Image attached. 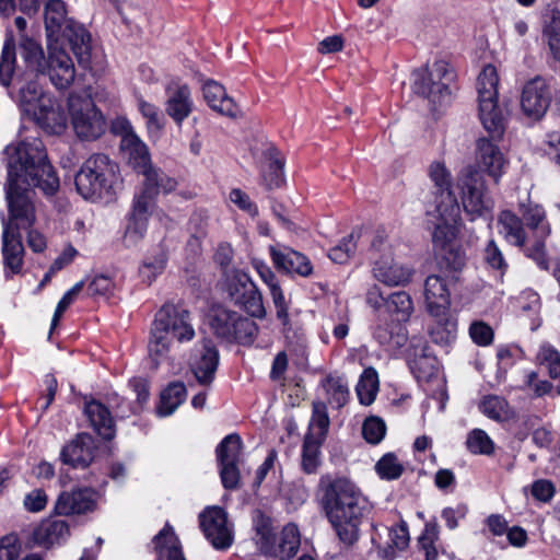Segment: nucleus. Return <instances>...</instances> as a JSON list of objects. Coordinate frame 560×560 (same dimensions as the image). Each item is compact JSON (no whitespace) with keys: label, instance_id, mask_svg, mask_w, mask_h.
Here are the masks:
<instances>
[{"label":"nucleus","instance_id":"40","mask_svg":"<svg viewBox=\"0 0 560 560\" xmlns=\"http://www.w3.org/2000/svg\"><path fill=\"white\" fill-rule=\"evenodd\" d=\"M433 318L428 328L431 340L440 346H447L456 338L457 323L447 310L443 315H430Z\"/></svg>","mask_w":560,"mask_h":560},{"label":"nucleus","instance_id":"30","mask_svg":"<svg viewBox=\"0 0 560 560\" xmlns=\"http://www.w3.org/2000/svg\"><path fill=\"white\" fill-rule=\"evenodd\" d=\"M70 536L67 521L48 517L42 521L33 532V539L38 546L50 548L61 545Z\"/></svg>","mask_w":560,"mask_h":560},{"label":"nucleus","instance_id":"33","mask_svg":"<svg viewBox=\"0 0 560 560\" xmlns=\"http://www.w3.org/2000/svg\"><path fill=\"white\" fill-rule=\"evenodd\" d=\"M413 353L409 354L408 364L418 382H429L438 373V360L430 352L427 343H412Z\"/></svg>","mask_w":560,"mask_h":560},{"label":"nucleus","instance_id":"17","mask_svg":"<svg viewBox=\"0 0 560 560\" xmlns=\"http://www.w3.org/2000/svg\"><path fill=\"white\" fill-rule=\"evenodd\" d=\"M199 525L207 540L217 550H226L233 544V529L226 512L220 506H208L199 514Z\"/></svg>","mask_w":560,"mask_h":560},{"label":"nucleus","instance_id":"28","mask_svg":"<svg viewBox=\"0 0 560 560\" xmlns=\"http://www.w3.org/2000/svg\"><path fill=\"white\" fill-rule=\"evenodd\" d=\"M447 206H435L434 210H428V214H434L439 222L435 224L432 241L435 247L445 248L455 238L460 222V208L456 211V215L450 217Z\"/></svg>","mask_w":560,"mask_h":560},{"label":"nucleus","instance_id":"25","mask_svg":"<svg viewBox=\"0 0 560 560\" xmlns=\"http://www.w3.org/2000/svg\"><path fill=\"white\" fill-rule=\"evenodd\" d=\"M94 450L92 436L88 433H80L62 447L60 458L63 464L73 468H85L94 458Z\"/></svg>","mask_w":560,"mask_h":560},{"label":"nucleus","instance_id":"34","mask_svg":"<svg viewBox=\"0 0 560 560\" xmlns=\"http://www.w3.org/2000/svg\"><path fill=\"white\" fill-rule=\"evenodd\" d=\"M84 415L100 436L105 440H112L115 436L114 419L105 404L95 399L85 401Z\"/></svg>","mask_w":560,"mask_h":560},{"label":"nucleus","instance_id":"58","mask_svg":"<svg viewBox=\"0 0 560 560\" xmlns=\"http://www.w3.org/2000/svg\"><path fill=\"white\" fill-rule=\"evenodd\" d=\"M386 424L378 417L368 418L362 425L364 440L370 444H378L385 436Z\"/></svg>","mask_w":560,"mask_h":560},{"label":"nucleus","instance_id":"56","mask_svg":"<svg viewBox=\"0 0 560 560\" xmlns=\"http://www.w3.org/2000/svg\"><path fill=\"white\" fill-rule=\"evenodd\" d=\"M442 252L440 260L441 268L450 272L462 271L466 264L465 253L453 245L442 248Z\"/></svg>","mask_w":560,"mask_h":560},{"label":"nucleus","instance_id":"19","mask_svg":"<svg viewBox=\"0 0 560 560\" xmlns=\"http://www.w3.org/2000/svg\"><path fill=\"white\" fill-rule=\"evenodd\" d=\"M39 128L49 135H60L67 128L68 116L59 100L51 94L27 115Z\"/></svg>","mask_w":560,"mask_h":560},{"label":"nucleus","instance_id":"51","mask_svg":"<svg viewBox=\"0 0 560 560\" xmlns=\"http://www.w3.org/2000/svg\"><path fill=\"white\" fill-rule=\"evenodd\" d=\"M375 470L381 479L390 481L398 479L405 468L394 453H386L375 464Z\"/></svg>","mask_w":560,"mask_h":560},{"label":"nucleus","instance_id":"54","mask_svg":"<svg viewBox=\"0 0 560 560\" xmlns=\"http://www.w3.org/2000/svg\"><path fill=\"white\" fill-rule=\"evenodd\" d=\"M550 52L556 60H560V11H552L544 28Z\"/></svg>","mask_w":560,"mask_h":560},{"label":"nucleus","instance_id":"6","mask_svg":"<svg viewBox=\"0 0 560 560\" xmlns=\"http://www.w3.org/2000/svg\"><path fill=\"white\" fill-rule=\"evenodd\" d=\"M57 45L48 44V55L45 57L39 45L32 40L27 42L24 46L25 61L37 73L48 75L57 90H66L74 81L75 69L70 56Z\"/></svg>","mask_w":560,"mask_h":560},{"label":"nucleus","instance_id":"12","mask_svg":"<svg viewBox=\"0 0 560 560\" xmlns=\"http://www.w3.org/2000/svg\"><path fill=\"white\" fill-rule=\"evenodd\" d=\"M211 328L218 338L244 346L252 345L258 334V326L254 320L226 308L214 313Z\"/></svg>","mask_w":560,"mask_h":560},{"label":"nucleus","instance_id":"37","mask_svg":"<svg viewBox=\"0 0 560 560\" xmlns=\"http://www.w3.org/2000/svg\"><path fill=\"white\" fill-rule=\"evenodd\" d=\"M158 560H186L174 528L166 523L152 539Z\"/></svg>","mask_w":560,"mask_h":560},{"label":"nucleus","instance_id":"61","mask_svg":"<svg viewBox=\"0 0 560 560\" xmlns=\"http://www.w3.org/2000/svg\"><path fill=\"white\" fill-rule=\"evenodd\" d=\"M535 241L532 245L526 244L524 253L527 257L532 258L540 269H548V259L545 253V241L547 237H534ZM529 243V241L527 242Z\"/></svg>","mask_w":560,"mask_h":560},{"label":"nucleus","instance_id":"63","mask_svg":"<svg viewBox=\"0 0 560 560\" xmlns=\"http://www.w3.org/2000/svg\"><path fill=\"white\" fill-rule=\"evenodd\" d=\"M469 335L475 343L481 347L491 345L493 340V330L485 322H474L469 327Z\"/></svg>","mask_w":560,"mask_h":560},{"label":"nucleus","instance_id":"52","mask_svg":"<svg viewBox=\"0 0 560 560\" xmlns=\"http://www.w3.org/2000/svg\"><path fill=\"white\" fill-rule=\"evenodd\" d=\"M538 360L546 365L548 374L557 380V393L560 395V352L550 345H542L538 352Z\"/></svg>","mask_w":560,"mask_h":560},{"label":"nucleus","instance_id":"46","mask_svg":"<svg viewBox=\"0 0 560 560\" xmlns=\"http://www.w3.org/2000/svg\"><path fill=\"white\" fill-rule=\"evenodd\" d=\"M329 423L326 404L322 401L313 402L312 418L306 434H313L315 440L324 442L328 433Z\"/></svg>","mask_w":560,"mask_h":560},{"label":"nucleus","instance_id":"7","mask_svg":"<svg viewBox=\"0 0 560 560\" xmlns=\"http://www.w3.org/2000/svg\"><path fill=\"white\" fill-rule=\"evenodd\" d=\"M499 77L492 65L483 67L477 79L479 119L492 140H501L505 131L506 110L498 102Z\"/></svg>","mask_w":560,"mask_h":560},{"label":"nucleus","instance_id":"41","mask_svg":"<svg viewBox=\"0 0 560 560\" xmlns=\"http://www.w3.org/2000/svg\"><path fill=\"white\" fill-rule=\"evenodd\" d=\"M385 308L393 322L404 326L415 310L412 299L406 291L389 294L385 300Z\"/></svg>","mask_w":560,"mask_h":560},{"label":"nucleus","instance_id":"31","mask_svg":"<svg viewBox=\"0 0 560 560\" xmlns=\"http://www.w3.org/2000/svg\"><path fill=\"white\" fill-rule=\"evenodd\" d=\"M259 167L262 184L267 189L281 187L284 182V160L273 145L270 144L262 151Z\"/></svg>","mask_w":560,"mask_h":560},{"label":"nucleus","instance_id":"50","mask_svg":"<svg viewBox=\"0 0 560 560\" xmlns=\"http://www.w3.org/2000/svg\"><path fill=\"white\" fill-rule=\"evenodd\" d=\"M466 447L474 455H491L494 452V443L481 429H474L467 434Z\"/></svg>","mask_w":560,"mask_h":560},{"label":"nucleus","instance_id":"59","mask_svg":"<svg viewBox=\"0 0 560 560\" xmlns=\"http://www.w3.org/2000/svg\"><path fill=\"white\" fill-rule=\"evenodd\" d=\"M138 108L142 116L147 119V127L149 132L160 131L163 128V116L159 107L145 102L144 100H139Z\"/></svg>","mask_w":560,"mask_h":560},{"label":"nucleus","instance_id":"44","mask_svg":"<svg viewBox=\"0 0 560 560\" xmlns=\"http://www.w3.org/2000/svg\"><path fill=\"white\" fill-rule=\"evenodd\" d=\"M49 93L44 92L40 84L31 80L26 82L19 91V107L24 116L34 113V109L42 103L44 96H49Z\"/></svg>","mask_w":560,"mask_h":560},{"label":"nucleus","instance_id":"57","mask_svg":"<svg viewBox=\"0 0 560 560\" xmlns=\"http://www.w3.org/2000/svg\"><path fill=\"white\" fill-rule=\"evenodd\" d=\"M357 248V241L354 233H351L342 241L329 249L328 257L336 264H346L354 254Z\"/></svg>","mask_w":560,"mask_h":560},{"label":"nucleus","instance_id":"38","mask_svg":"<svg viewBox=\"0 0 560 560\" xmlns=\"http://www.w3.org/2000/svg\"><path fill=\"white\" fill-rule=\"evenodd\" d=\"M202 91L205 101L213 110L228 117H235L237 115V105L226 94L223 85L210 80L203 84Z\"/></svg>","mask_w":560,"mask_h":560},{"label":"nucleus","instance_id":"20","mask_svg":"<svg viewBox=\"0 0 560 560\" xmlns=\"http://www.w3.org/2000/svg\"><path fill=\"white\" fill-rule=\"evenodd\" d=\"M269 255L275 268L288 275L307 278L313 273L308 257L289 246L276 244L269 246Z\"/></svg>","mask_w":560,"mask_h":560},{"label":"nucleus","instance_id":"13","mask_svg":"<svg viewBox=\"0 0 560 560\" xmlns=\"http://www.w3.org/2000/svg\"><path fill=\"white\" fill-rule=\"evenodd\" d=\"M226 293L230 301L255 318H264L266 308L262 295L248 273L243 270H234L226 279Z\"/></svg>","mask_w":560,"mask_h":560},{"label":"nucleus","instance_id":"49","mask_svg":"<svg viewBox=\"0 0 560 560\" xmlns=\"http://www.w3.org/2000/svg\"><path fill=\"white\" fill-rule=\"evenodd\" d=\"M378 390V381L375 371L365 370L357 385V395L359 401L364 405H371L376 397Z\"/></svg>","mask_w":560,"mask_h":560},{"label":"nucleus","instance_id":"23","mask_svg":"<svg viewBox=\"0 0 560 560\" xmlns=\"http://www.w3.org/2000/svg\"><path fill=\"white\" fill-rule=\"evenodd\" d=\"M499 140L479 138L477 141V163L481 172L487 173L494 183H499L505 173L509 161L498 147Z\"/></svg>","mask_w":560,"mask_h":560},{"label":"nucleus","instance_id":"4","mask_svg":"<svg viewBox=\"0 0 560 560\" xmlns=\"http://www.w3.org/2000/svg\"><path fill=\"white\" fill-rule=\"evenodd\" d=\"M44 21L48 44L67 40L79 65L88 68L92 51L91 34L82 24L68 16L66 3L62 0H47Z\"/></svg>","mask_w":560,"mask_h":560},{"label":"nucleus","instance_id":"18","mask_svg":"<svg viewBox=\"0 0 560 560\" xmlns=\"http://www.w3.org/2000/svg\"><path fill=\"white\" fill-rule=\"evenodd\" d=\"M551 90L547 80L537 75L528 80L522 90L521 107L533 119H540L551 103Z\"/></svg>","mask_w":560,"mask_h":560},{"label":"nucleus","instance_id":"24","mask_svg":"<svg viewBox=\"0 0 560 560\" xmlns=\"http://www.w3.org/2000/svg\"><path fill=\"white\" fill-rule=\"evenodd\" d=\"M96 504V492L89 488L62 491L55 504L58 515L83 514L93 511Z\"/></svg>","mask_w":560,"mask_h":560},{"label":"nucleus","instance_id":"11","mask_svg":"<svg viewBox=\"0 0 560 560\" xmlns=\"http://www.w3.org/2000/svg\"><path fill=\"white\" fill-rule=\"evenodd\" d=\"M454 78L455 73L450 65L438 60L430 70L418 69L412 72V89L416 94L441 105L450 98V85Z\"/></svg>","mask_w":560,"mask_h":560},{"label":"nucleus","instance_id":"48","mask_svg":"<svg viewBox=\"0 0 560 560\" xmlns=\"http://www.w3.org/2000/svg\"><path fill=\"white\" fill-rule=\"evenodd\" d=\"M167 262V255L160 248L153 256L147 257L139 268V275L143 282L151 284L161 275Z\"/></svg>","mask_w":560,"mask_h":560},{"label":"nucleus","instance_id":"14","mask_svg":"<svg viewBox=\"0 0 560 560\" xmlns=\"http://www.w3.org/2000/svg\"><path fill=\"white\" fill-rule=\"evenodd\" d=\"M69 110L75 135L81 140H95L106 130V120L91 98L70 97Z\"/></svg>","mask_w":560,"mask_h":560},{"label":"nucleus","instance_id":"26","mask_svg":"<svg viewBox=\"0 0 560 560\" xmlns=\"http://www.w3.org/2000/svg\"><path fill=\"white\" fill-rule=\"evenodd\" d=\"M166 94L165 112L177 126H182L194 108L190 89L187 84H173L167 86Z\"/></svg>","mask_w":560,"mask_h":560},{"label":"nucleus","instance_id":"1","mask_svg":"<svg viewBox=\"0 0 560 560\" xmlns=\"http://www.w3.org/2000/svg\"><path fill=\"white\" fill-rule=\"evenodd\" d=\"M8 158L5 198L9 218H2V258L7 279L21 273L25 249L21 229L35 223V208L30 197V187L39 188L51 196L59 188V177L48 161L45 145L38 138L25 139L4 149Z\"/></svg>","mask_w":560,"mask_h":560},{"label":"nucleus","instance_id":"47","mask_svg":"<svg viewBox=\"0 0 560 560\" xmlns=\"http://www.w3.org/2000/svg\"><path fill=\"white\" fill-rule=\"evenodd\" d=\"M323 387L328 395L329 404L334 407L341 408L348 401L349 389L342 377L329 375L323 381Z\"/></svg>","mask_w":560,"mask_h":560},{"label":"nucleus","instance_id":"10","mask_svg":"<svg viewBox=\"0 0 560 560\" xmlns=\"http://www.w3.org/2000/svg\"><path fill=\"white\" fill-rule=\"evenodd\" d=\"M464 212L470 221L492 217L494 200L490 195L481 172L466 171L458 179Z\"/></svg>","mask_w":560,"mask_h":560},{"label":"nucleus","instance_id":"9","mask_svg":"<svg viewBox=\"0 0 560 560\" xmlns=\"http://www.w3.org/2000/svg\"><path fill=\"white\" fill-rule=\"evenodd\" d=\"M173 189H166L160 184V178L156 174L149 175L144 179L140 192L133 197L131 210L128 215V223L125 231V238L131 244L138 243L145 234L148 229L149 218L155 206L158 195L162 192H170Z\"/></svg>","mask_w":560,"mask_h":560},{"label":"nucleus","instance_id":"36","mask_svg":"<svg viewBox=\"0 0 560 560\" xmlns=\"http://www.w3.org/2000/svg\"><path fill=\"white\" fill-rule=\"evenodd\" d=\"M373 338L386 351H396L404 347L408 341V330L406 326L390 322L380 323L373 330Z\"/></svg>","mask_w":560,"mask_h":560},{"label":"nucleus","instance_id":"5","mask_svg":"<svg viewBox=\"0 0 560 560\" xmlns=\"http://www.w3.org/2000/svg\"><path fill=\"white\" fill-rule=\"evenodd\" d=\"M77 191L86 200H110L121 184L119 166L103 153L89 156L75 174Z\"/></svg>","mask_w":560,"mask_h":560},{"label":"nucleus","instance_id":"43","mask_svg":"<svg viewBox=\"0 0 560 560\" xmlns=\"http://www.w3.org/2000/svg\"><path fill=\"white\" fill-rule=\"evenodd\" d=\"M16 67L15 43L11 31L5 34L4 44L0 55V83L9 86Z\"/></svg>","mask_w":560,"mask_h":560},{"label":"nucleus","instance_id":"39","mask_svg":"<svg viewBox=\"0 0 560 560\" xmlns=\"http://www.w3.org/2000/svg\"><path fill=\"white\" fill-rule=\"evenodd\" d=\"M521 219L533 234L534 237H548L550 234V225L546 220V212L540 205L532 201L521 202L518 205Z\"/></svg>","mask_w":560,"mask_h":560},{"label":"nucleus","instance_id":"21","mask_svg":"<svg viewBox=\"0 0 560 560\" xmlns=\"http://www.w3.org/2000/svg\"><path fill=\"white\" fill-rule=\"evenodd\" d=\"M269 293L276 307V316L282 325V331L287 342V347L291 351L304 353L305 339L301 328H294L289 318V305L280 283L271 285Z\"/></svg>","mask_w":560,"mask_h":560},{"label":"nucleus","instance_id":"60","mask_svg":"<svg viewBox=\"0 0 560 560\" xmlns=\"http://www.w3.org/2000/svg\"><path fill=\"white\" fill-rule=\"evenodd\" d=\"M106 406L110 408L117 418H128L130 415L138 412L137 408L128 402L124 397L117 393H107L105 396Z\"/></svg>","mask_w":560,"mask_h":560},{"label":"nucleus","instance_id":"16","mask_svg":"<svg viewBox=\"0 0 560 560\" xmlns=\"http://www.w3.org/2000/svg\"><path fill=\"white\" fill-rule=\"evenodd\" d=\"M242 444L241 436L232 433L226 435L215 448L221 482L228 490H234L240 486Z\"/></svg>","mask_w":560,"mask_h":560},{"label":"nucleus","instance_id":"2","mask_svg":"<svg viewBox=\"0 0 560 560\" xmlns=\"http://www.w3.org/2000/svg\"><path fill=\"white\" fill-rule=\"evenodd\" d=\"M319 504L339 541L347 548L360 538V527L371 506L349 479L323 475L318 482Z\"/></svg>","mask_w":560,"mask_h":560},{"label":"nucleus","instance_id":"53","mask_svg":"<svg viewBox=\"0 0 560 560\" xmlns=\"http://www.w3.org/2000/svg\"><path fill=\"white\" fill-rule=\"evenodd\" d=\"M508 401L499 396H487L479 405L480 411L489 419L495 421L505 420L509 417Z\"/></svg>","mask_w":560,"mask_h":560},{"label":"nucleus","instance_id":"22","mask_svg":"<svg viewBox=\"0 0 560 560\" xmlns=\"http://www.w3.org/2000/svg\"><path fill=\"white\" fill-rule=\"evenodd\" d=\"M219 351L211 339L203 338L201 343L196 347L191 359L190 368L201 385H210L219 365Z\"/></svg>","mask_w":560,"mask_h":560},{"label":"nucleus","instance_id":"62","mask_svg":"<svg viewBox=\"0 0 560 560\" xmlns=\"http://www.w3.org/2000/svg\"><path fill=\"white\" fill-rule=\"evenodd\" d=\"M83 287L84 282L80 281L63 294L55 310V314L51 320V329H54L57 326L59 318L61 317L63 312L74 302L75 298L82 291Z\"/></svg>","mask_w":560,"mask_h":560},{"label":"nucleus","instance_id":"29","mask_svg":"<svg viewBox=\"0 0 560 560\" xmlns=\"http://www.w3.org/2000/svg\"><path fill=\"white\" fill-rule=\"evenodd\" d=\"M424 301L430 315H443L451 307V294L441 276L431 275L424 281Z\"/></svg>","mask_w":560,"mask_h":560},{"label":"nucleus","instance_id":"32","mask_svg":"<svg viewBox=\"0 0 560 560\" xmlns=\"http://www.w3.org/2000/svg\"><path fill=\"white\" fill-rule=\"evenodd\" d=\"M373 275L377 281L388 287H395L409 283L412 270L395 262L390 256H384L375 260Z\"/></svg>","mask_w":560,"mask_h":560},{"label":"nucleus","instance_id":"42","mask_svg":"<svg viewBox=\"0 0 560 560\" xmlns=\"http://www.w3.org/2000/svg\"><path fill=\"white\" fill-rule=\"evenodd\" d=\"M186 387L182 382L171 383L162 393L156 412L160 417L171 416L186 398Z\"/></svg>","mask_w":560,"mask_h":560},{"label":"nucleus","instance_id":"55","mask_svg":"<svg viewBox=\"0 0 560 560\" xmlns=\"http://www.w3.org/2000/svg\"><path fill=\"white\" fill-rule=\"evenodd\" d=\"M482 258L488 268L499 272L500 277L506 272L509 265L494 240H489L482 252Z\"/></svg>","mask_w":560,"mask_h":560},{"label":"nucleus","instance_id":"8","mask_svg":"<svg viewBox=\"0 0 560 560\" xmlns=\"http://www.w3.org/2000/svg\"><path fill=\"white\" fill-rule=\"evenodd\" d=\"M254 528L256 544L265 556L279 560H290L296 555L301 537L295 524H287L277 536L270 517L259 513L254 520Z\"/></svg>","mask_w":560,"mask_h":560},{"label":"nucleus","instance_id":"64","mask_svg":"<svg viewBox=\"0 0 560 560\" xmlns=\"http://www.w3.org/2000/svg\"><path fill=\"white\" fill-rule=\"evenodd\" d=\"M21 551L19 539L14 535L0 539V560H18Z\"/></svg>","mask_w":560,"mask_h":560},{"label":"nucleus","instance_id":"35","mask_svg":"<svg viewBox=\"0 0 560 560\" xmlns=\"http://www.w3.org/2000/svg\"><path fill=\"white\" fill-rule=\"evenodd\" d=\"M498 231L509 244L516 247H524L529 238L522 219L511 210L499 213Z\"/></svg>","mask_w":560,"mask_h":560},{"label":"nucleus","instance_id":"45","mask_svg":"<svg viewBox=\"0 0 560 560\" xmlns=\"http://www.w3.org/2000/svg\"><path fill=\"white\" fill-rule=\"evenodd\" d=\"M322 444L323 441L315 440L313 434H305L301 454V467L305 474H316L319 466L322 465Z\"/></svg>","mask_w":560,"mask_h":560},{"label":"nucleus","instance_id":"27","mask_svg":"<svg viewBox=\"0 0 560 560\" xmlns=\"http://www.w3.org/2000/svg\"><path fill=\"white\" fill-rule=\"evenodd\" d=\"M429 175L436 188L435 206H447L450 210L447 215H456V211L458 210V202L451 190L452 178L445 165L440 162L432 163L430 166Z\"/></svg>","mask_w":560,"mask_h":560},{"label":"nucleus","instance_id":"15","mask_svg":"<svg viewBox=\"0 0 560 560\" xmlns=\"http://www.w3.org/2000/svg\"><path fill=\"white\" fill-rule=\"evenodd\" d=\"M120 149L125 153L128 164L139 174L148 179L149 175L155 173L160 184L166 189H175L176 180L165 174L161 168L153 167L149 149L144 142L130 129L126 131L120 141Z\"/></svg>","mask_w":560,"mask_h":560},{"label":"nucleus","instance_id":"3","mask_svg":"<svg viewBox=\"0 0 560 560\" xmlns=\"http://www.w3.org/2000/svg\"><path fill=\"white\" fill-rule=\"evenodd\" d=\"M195 337L191 313L179 304H163L154 315L148 341V352L154 369L170 358L175 345L190 342Z\"/></svg>","mask_w":560,"mask_h":560}]
</instances>
